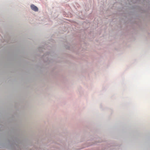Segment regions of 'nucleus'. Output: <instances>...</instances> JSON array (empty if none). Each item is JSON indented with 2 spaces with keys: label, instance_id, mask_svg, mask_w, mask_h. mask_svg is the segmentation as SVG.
<instances>
[{
  "label": "nucleus",
  "instance_id": "obj_2",
  "mask_svg": "<svg viewBox=\"0 0 150 150\" xmlns=\"http://www.w3.org/2000/svg\"><path fill=\"white\" fill-rule=\"evenodd\" d=\"M31 9L35 11H38V7L33 4H32L30 6Z\"/></svg>",
  "mask_w": 150,
  "mask_h": 150
},
{
  "label": "nucleus",
  "instance_id": "obj_4",
  "mask_svg": "<svg viewBox=\"0 0 150 150\" xmlns=\"http://www.w3.org/2000/svg\"><path fill=\"white\" fill-rule=\"evenodd\" d=\"M102 141V140L101 139H98V140H97L96 141V143H95V144H96L97 143H99V142H101Z\"/></svg>",
  "mask_w": 150,
  "mask_h": 150
},
{
  "label": "nucleus",
  "instance_id": "obj_3",
  "mask_svg": "<svg viewBox=\"0 0 150 150\" xmlns=\"http://www.w3.org/2000/svg\"><path fill=\"white\" fill-rule=\"evenodd\" d=\"M44 55H45V56H47V60H48L50 61V59L49 58V57L50 56H52V54L50 52H47V54H45Z\"/></svg>",
  "mask_w": 150,
  "mask_h": 150
},
{
  "label": "nucleus",
  "instance_id": "obj_1",
  "mask_svg": "<svg viewBox=\"0 0 150 150\" xmlns=\"http://www.w3.org/2000/svg\"><path fill=\"white\" fill-rule=\"evenodd\" d=\"M110 146H103L102 147L101 150H110L113 149V147L110 146V147H109Z\"/></svg>",
  "mask_w": 150,
  "mask_h": 150
}]
</instances>
